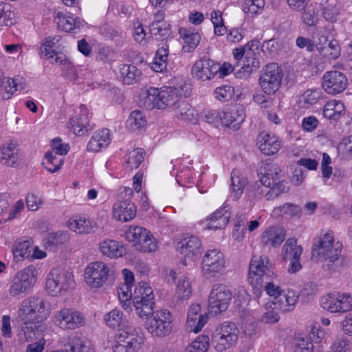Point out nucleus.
I'll return each mask as SVG.
<instances>
[{
    "label": "nucleus",
    "instance_id": "obj_63",
    "mask_svg": "<svg viewBox=\"0 0 352 352\" xmlns=\"http://www.w3.org/2000/svg\"><path fill=\"white\" fill-rule=\"evenodd\" d=\"M214 97L219 101L230 100L234 95V88L230 85H223L215 89Z\"/></svg>",
    "mask_w": 352,
    "mask_h": 352
},
{
    "label": "nucleus",
    "instance_id": "obj_50",
    "mask_svg": "<svg viewBox=\"0 0 352 352\" xmlns=\"http://www.w3.org/2000/svg\"><path fill=\"white\" fill-rule=\"evenodd\" d=\"M104 321L106 324L111 328L124 327L126 323V318L122 312L114 309L104 316Z\"/></svg>",
    "mask_w": 352,
    "mask_h": 352
},
{
    "label": "nucleus",
    "instance_id": "obj_21",
    "mask_svg": "<svg viewBox=\"0 0 352 352\" xmlns=\"http://www.w3.org/2000/svg\"><path fill=\"white\" fill-rule=\"evenodd\" d=\"M257 144L260 151L267 155L276 153L282 146L276 135L267 131H262L258 135Z\"/></svg>",
    "mask_w": 352,
    "mask_h": 352
},
{
    "label": "nucleus",
    "instance_id": "obj_10",
    "mask_svg": "<svg viewBox=\"0 0 352 352\" xmlns=\"http://www.w3.org/2000/svg\"><path fill=\"white\" fill-rule=\"evenodd\" d=\"M270 261L267 256H252L249 267V282L253 287H262L264 280L270 278Z\"/></svg>",
    "mask_w": 352,
    "mask_h": 352
},
{
    "label": "nucleus",
    "instance_id": "obj_60",
    "mask_svg": "<svg viewBox=\"0 0 352 352\" xmlns=\"http://www.w3.org/2000/svg\"><path fill=\"white\" fill-rule=\"evenodd\" d=\"M150 32L157 40H163L170 34L169 25L165 23L152 22L150 25Z\"/></svg>",
    "mask_w": 352,
    "mask_h": 352
},
{
    "label": "nucleus",
    "instance_id": "obj_27",
    "mask_svg": "<svg viewBox=\"0 0 352 352\" xmlns=\"http://www.w3.org/2000/svg\"><path fill=\"white\" fill-rule=\"evenodd\" d=\"M25 87V80L22 77L4 79L0 87V97L3 100H8L16 91L23 90Z\"/></svg>",
    "mask_w": 352,
    "mask_h": 352
},
{
    "label": "nucleus",
    "instance_id": "obj_55",
    "mask_svg": "<svg viewBox=\"0 0 352 352\" xmlns=\"http://www.w3.org/2000/svg\"><path fill=\"white\" fill-rule=\"evenodd\" d=\"M144 160L143 149L138 148L131 151L126 156L125 163L127 168H137Z\"/></svg>",
    "mask_w": 352,
    "mask_h": 352
},
{
    "label": "nucleus",
    "instance_id": "obj_47",
    "mask_svg": "<svg viewBox=\"0 0 352 352\" xmlns=\"http://www.w3.org/2000/svg\"><path fill=\"white\" fill-rule=\"evenodd\" d=\"M168 56V48L162 46L156 52L153 61L151 63V68L156 72H162L166 69Z\"/></svg>",
    "mask_w": 352,
    "mask_h": 352
},
{
    "label": "nucleus",
    "instance_id": "obj_9",
    "mask_svg": "<svg viewBox=\"0 0 352 352\" xmlns=\"http://www.w3.org/2000/svg\"><path fill=\"white\" fill-rule=\"evenodd\" d=\"M133 195V190L129 187H122L118 197V200L113 206V217L118 221L126 222L133 219L136 215V207L130 201Z\"/></svg>",
    "mask_w": 352,
    "mask_h": 352
},
{
    "label": "nucleus",
    "instance_id": "obj_22",
    "mask_svg": "<svg viewBox=\"0 0 352 352\" xmlns=\"http://www.w3.org/2000/svg\"><path fill=\"white\" fill-rule=\"evenodd\" d=\"M22 160L16 144L10 142L0 147V162L10 167H17Z\"/></svg>",
    "mask_w": 352,
    "mask_h": 352
},
{
    "label": "nucleus",
    "instance_id": "obj_34",
    "mask_svg": "<svg viewBox=\"0 0 352 352\" xmlns=\"http://www.w3.org/2000/svg\"><path fill=\"white\" fill-rule=\"evenodd\" d=\"M175 117L182 121L196 124L198 121L197 111L186 102H179L175 107Z\"/></svg>",
    "mask_w": 352,
    "mask_h": 352
},
{
    "label": "nucleus",
    "instance_id": "obj_57",
    "mask_svg": "<svg viewBox=\"0 0 352 352\" xmlns=\"http://www.w3.org/2000/svg\"><path fill=\"white\" fill-rule=\"evenodd\" d=\"M265 187L270 188L265 195L267 200H273L280 195L286 193L289 190V187L287 186L286 182L284 181H278V182L272 184L271 186Z\"/></svg>",
    "mask_w": 352,
    "mask_h": 352
},
{
    "label": "nucleus",
    "instance_id": "obj_7",
    "mask_svg": "<svg viewBox=\"0 0 352 352\" xmlns=\"http://www.w3.org/2000/svg\"><path fill=\"white\" fill-rule=\"evenodd\" d=\"M74 284L72 273L60 267L53 268L47 276L45 289L47 293L56 296L68 290Z\"/></svg>",
    "mask_w": 352,
    "mask_h": 352
},
{
    "label": "nucleus",
    "instance_id": "obj_30",
    "mask_svg": "<svg viewBox=\"0 0 352 352\" xmlns=\"http://www.w3.org/2000/svg\"><path fill=\"white\" fill-rule=\"evenodd\" d=\"M285 231L279 226H272L263 232L261 243L265 246H279L285 239Z\"/></svg>",
    "mask_w": 352,
    "mask_h": 352
},
{
    "label": "nucleus",
    "instance_id": "obj_43",
    "mask_svg": "<svg viewBox=\"0 0 352 352\" xmlns=\"http://www.w3.org/2000/svg\"><path fill=\"white\" fill-rule=\"evenodd\" d=\"M301 211L302 208L300 206L293 203H285L274 208L272 210V215L274 217H292L298 216Z\"/></svg>",
    "mask_w": 352,
    "mask_h": 352
},
{
    "label": "nucleus",
    "instance_id": "obj_23",
    "mask_svg": "<svg viewBox=\"0 0 352 352\" xmlns=\"http://www.w3.org/2000/svg\"><path fill=\"white\" fill-rule=\"evenodd\" d=\"M208 321L206 314H201L199 304L192 305L188 311L186 324L195 333H198Z\"/></svg>",
    "mask_w": 352,
    "mask_h": 352
},
{
    "label": "nucleus",
    "instance_id": "obj_62",
    "mask_svg": "<svg viewBox=\"0 0 352 352\" xmlns=\"http://www.w3.org/2000/svg\"><path fill=\"white\" fill-rule=\"evenodd\" d=\"M127 122L133 131L140 129L146 124L145 116L140 111H132Z\"/></svg>",
    "mask_w": 352,
    "mask_h": 352
},
{
    "label": "nucleus",
    "instance_id": "obj_17",
    "mask_svg": "<svg viewBox=\"0 0 352 352\" xmlns=\"http://www.w3.org/2000/svg\"><path fill=\"white\" fill-rule=\"evenodd\" d=\"M322 85L327 94L335 95L346 89L348 85V80L342 72L330 71L324 74Z\"/></svg>",
    "mask_w": 352,
    "mask_h": 352
},
{
    "label": "nucleus",
    "instance_id": "obj_16",
    "mask_svg": "<svg viewBox=\"0 0 352 352\" xmlns=\"http://www.w3.org/2000/svg\"><path fill=\"white\" fill-rule=\"evenodd\" d=\"M109 272V267L102 262L91 263L85 270V280L91 287H100L107 281Z\"/></svg>",
    "mask_w": 352,
    "mask_h": 352
},
{
    "label": "nucleus",
    "instance_id": "obj_52",
    "mask_svg": "<svg viewBox=\"0 0 352 352\" xmlns=\"http://www.w3.org/2000/svg\"><path fill=\"white\" fill-rule=\"evenodd\" d=\"M149 298L151 300H154V295L152 288L144 282H140L135 287L133 294V300L140 298L141 300H147Z\"/></svg>",
    "mask_w": 352,
    "mask_h": 352
},
{
    "label": "nucleus",
    "instance_id": "obj_4",
    "mask_svg": "<svg viewBox=\"0 0 352 352\" xmlns=\"http://www.w3.org/2000/svg\"><path fill=\"white\" fill-rule=\"evenodd\" d=\"M37 272L34 266L30 265L18 272L10 283L8 294L11 297L20 298L25 295L36 282Z\"/></svg>",
    "mask_w": 352,
    "mask_h": 352
},
{
    "label": "nucleus",
    "instance_id": "obj_37",
    "mask_svg": "<svg viewBox=\"0 0 352 352\" xmlns=\"http://www.w3.org/2000/svg\"><path fill=\"white\" fill-rule=\"evenodd\" d=\"M179 34L184 41L185 45L183 47V50L186 52L193 51L200 42L201 35L198 32H195L186 28H181L179 30Z\"/></svg>",
    "mask_w": 352,
    "mask_h": 352
},
{
    "label": "nucleus",
    "instance_id": "obj_49",
    "mask_svg": "<svg viewBox=\"0 0 352 352\" xmlns=\"http://www.w3.org/2000/svg\"><path fill=\"white\" fill-rule=\"evenodd\" d=\"M320 55L328 60L337 59L341 54V47L336 39L331 40L318 51Z\"/></svg>",
    "mask_w": 352,
    "mask_h": 352
},
{
    "label": "nucleus",
    "instance_id": "obj_3",
    "mask_svg": "<svg viewBox=\"0 0 352 352\" xmlns=\"http://www.w3.org/2000/svg\"><path fill=\"white\" fill-rule=\"evenodd\" d=\"M144 326L153 337L164 338L173 329V316L168 309L157 310L146 318Z\"/></svg>",
    "mask_w": 352,
    "mask_h": 352
},
{
    "label": "nucleus",
    "instance_id": "obj_41",
    "mask_svg": "<svg viewBox=\"0 0 352 352\" xmlns=\"http://www.w3.org/2000/svg\"><path fill=\"white\" fill-rule=\"evenodd\" d=\"M32 251V242L30 240H17L12 246V252L16 261H23L30 256Z\"/></svg>",
    "mask_w": 352,
    "mask_h": 352
},
{
    "label": "nucleus",
    "instance_id": "obj_2",
    "mask_svg": "<svg viewBox=\"0 0 352 352\" xmlns=\"http://www.w3.org/2000/svg\"><path fill=\"white\" fill-rule=\"evenodd\" d=\"M342 243L335 239L332 230L321 232L314 239L311 248L312 257L323 261V267L329 272H336L338 268Z\"/></svg>",
    "mask_w": 352,
    "mask_h": 352
},
{
    "label": "nucleus",
    "instance_id": "obj_14",
    "mask_svg": "<svg viewBox=\"0 0 352 352\" xmlns=\"http://www.w3.org/2000/svg\"><path fill=\"white\" fill-rule=\"evenodd\" d=\"M226 264L225 256L219 250H209L202 258V272L207 277H214L217 274L225 270Z\"/></svg>",
    "mask_w": 352,
    "mask_h": 352
},
{
    "label": "nucleus",
    "instance_id": "obj_20",
    "mask_svg": "<svg viewBox=\"0 0 352 352\" xmlns=\"http://www.w3.org/2000/svg\"><path fill=\"white\" fill-rule=\"evenodd\" d=\"M219 117L222 124L236 130L243 122L245 113L240 107H230L219 113Z\"/></svg>",
    "mask_w": 352,
    "mask_h": 352
},
{
    "label": "nucleus",
    "instance_id": "obj_29",
    "mask_svg": "<svg viewBox=\"0 0 352 352\" xmlns=\"http://www.w3.org/2000/svg\"><path fill=\"white\" fill-rule=\"evenodd\" d=\"M298 294L293 289L283 291L274 301L276 309L283 312L290 311L294 309L298 300Z\"/></svg>",
    "mask_w": 352,
    "mask_h": 352
},
{
    "label": "nucleus",
    "instance_id": "obj_45",
    "mask_svg": "<svg viewBox=\"0 0 352 352\" xmlns=\"http://www.w3.org/2000/svg\"><path fill=\"white\" fill-rule=\"evenodd\" d=\"M344 105L341 101L332 100L325 104L323 115L330 120H337L344 112Z\"/></svg>",
    "mask_w": 352,
    "mask_h": 352
},
{
    "label": "nucleus",
    "instance_id": "obj_36",
    "mask_svg": "<svg viewBox=\"0 0 352 352\" xmlns=\"http://www.w3.org/2000/svg\"><path fill=\"white\" fill-rule=\"evenodd\" d=\"M110 143V134L107 129L97 131L94 133L87 144L89 151L98 152L102 147L107 146Z\"/></svg>",
    "mask_w": 352,
    "mask_h": 352
},
{
    "label": "nucleus",
    "instance_id": "obj_61",
    "mask_svg": "<svg viewBox=\"0 0 352 352\" xmlns=\"http://www.w3.org/2000/svg\"><path fill=\"white\" fill-rule=\"evenodd\" d=\"M301 13L302 21L308 26H314L318 22V14L315 7L312 5H307Z\"/></svg>",
    "mask_w": 352,
    "mask_h": 352
},
{
    "label": "nucleus",
    "instance_id": "obj_12",
    "mask_svg": "<svg viewBox=\"0 0 352 352\" xmlns=\"http://www.w3.org/2000/svg\"><path fill=\"white\" fill-rule=\"evenodd\" d=\"M54 324L61 329H75L82 326L86 319L83 314L74 308H63L52 317Z\"/></svg>",
    "mask_w": 352,
    "mask_h": 352
},
{
    "label": "nucleus",
    "instance_id": "obj_25",
    "mask_svg": "<svg viewBox=\"0 0 352 352\" xmlns=\"http://www.w3.org/2000/svg\"><path fill=\"white\" fill-rule=\"evenodd\" d=\"M259 67L258 55H256L252 50L249 49L237 69V76L240 78H248L253 71L256 70Z\"/></svg>",
    "mask_w": 352,
    "mask_h": 352
},
{
    "label": "nucleus",
    "instance_id": "obj_42",
    "mask_svg": "<svg viewBox=\"0 0 352 352\" xmlns=\"http://www.w3.org/2000/svg\"><path fill=\"white\" fill-rule=\"evenodd\" d=\"M120 72L122 81L126 85H133L138 82L142 76L141 71L133 65H121Z\"/></svg>",
    "mask_w": 352,
    "mask_h": 352
},
{
    "label": "nucleus",
    "instance_id": "obj_56",
    "mask_svg": "<svg viewBox=\"0 0 352 352\" xmlns=\"http://www.w3.org/2000/svg\"><path fill=\"white\" fill-rule=\"evenodd\" d=\"M270 280V278L267 280H264L262 287H257L256 288L253 287L254 294L256 296L257 298H258L261 295L262 288L265 289V291L266 292L267 294L274 297V300L283 292V290H281L279 286L276 285Z\"/></svg>",
    "mask_w": 352,
    "mask_h": 352
},
{
    "label": "nucleus",
    "instance_id": "obj_26",
    "mask_svg": "<svg viewBox=\"0 0 352 352\" xmlns=\"http://www.w3.org/2000/svg\"><path fill=\"white\" fill-rule=\"evenodd\" d=\"M201 243L194 236L183 239L177 245V250L185 258L193 260V258L200 253Z\"/></svg>",
    "mask_w": 352,
    "mask_h": 352
},
{
    "label": "nucleus",
    "instance_id": "obj_19",
    "mask_svg": "<svg viewBox=\"0 0 352 352\" xmlns=\"http://www.w3.org/2000/svg\"><path fill=\"white\" fill-rule=\"evenodd\" d=\"M283 251V258L290 261L288 268L289 273L294 274L298 272L302 268L300 258L302 250L300 245H297L296 239L294 238L287 239L284 245Z\"/></svg>",
    "mask_w": 352,
    "mask_h": 352
},
{
    "label": "nucleus",
    "instance_id": "obj_18",
    "mask_svg": "<svg viewBox=\"0 0 352 352\" xmlns=\"http://www.w3.org/2000/svg\"><path fill=\"white\" fill-rule=\"evenodd\" d=\"M219 69V65L214 60L207 58H201L195 63L191 73L193 78L205 81L213 78Z\"/></svg>",
    "mask_w": 352,
    "mask_h": 352
},
{
    "label": "nucleus",
    "instance_id": "obj_35",
    "mask_svg": "<svg viewBox=\"0 0 352 352\" xmlns=\"http://www.w3.org/2000/svg\"><path fill=\"white\" fill-rule=\"evenodd\" d=\"M99 249L103 255L111 258L122 257L125 253L122 245L113 239H107L102 241L100 243Z\"/></svg>",
    "mask_w": 352,
    "mask_h": 352
},
{
    "label": "nucleus",
    "instance_id": "obj_46",
    "mask_svg": "<svg viewBox=\"0 0 352 352\" xmlns=\"http://www.w3.org/2000/svg\"><path fill=\"white\" fill-rule=\"evenodd\" d=\"M322 15L326 21L334 22L339 14L340 6L337 0H326L321 4Z\"/></svg>",
    "mask_w": 352,
    "mask_h": 352
},
{
    "label": "nucleus",
    "instance_id": "obj_59",
    "mask_svg": "<svg viewBox=\"0 0 352 352\" xmlns=\"http://www.w3.org/2000/svg\"><path fill=\"white\" fill-rule=\"evenodd\" d=\"M178 297L181 299L188 298L192 293L191 283L188 277L183 276L179 279L176 289Z\"/></svg>",
    "mask_w": 352,
    "mask_h": 352
},
{
    "label": "nucleus",
    "instance_id": "obj_58",
    "mask_svg": "<svg viewBox=\"0 0 352 352\" xmlns=\"http://www.w3.org/2000/svg\"><path fill=\"white\" fill-rule=\"evenodd\" d=\"M265 4V0H244L242 9L245 14L254 16L261 12Z\"/></svg>",
    "mask_w": 352,
    "mask_h": 352
},
{
    "label": "nucleus",
    "instance_id": "obj_24",
    "mask_svg": "<svg viewBox=\"0 0 352 352\" xmlns=\"http://www.w3.org/2000/svg\"><path fill=\"white\" fill-rule=\"evenodd\" d=\"M68 228L80 234H89L95 232L96 223L89 219L81 215H74L67 222Z\"/></svg>",
    "mask_w": 352,
    "mask_h": 352
},
{
    "label": "nucleus",
    "instance_id": "obj_44",
    "mask_svg": "<svg viewBox=\"0 0 352 352\" xmlns=\"http://www.w3.org/2000/svg\"><path fill=\"white\" fill-rule=\"evenodd\" d=\"M69 128L73 130L74 133L77 135L83 134V129L87 131L89 126L88 120V113L85 109H81L80 115L70 119Z\"/></svg>",
    "mask_w": 352,
    "mask_h": 352
},
{
    "label": "nucleus",
    "instance_id": "obj_33",
    "mask_svg": "<svg viewBox=\"0 0 352 352\" xmlns=\"http://www.w3.org/2000/svg\"><path fill=\"white\" fill-rule=\"evenodd\" d=\"M230 218V213L226 206L219 208L207 218V227L210 230L223 229L228 224Z\"/></svg>",
    "mask_w": 352,
    "mask_h": 352
},
{
    "label": "nucleus",
    "instance_id": "obj_40",
    "mask_svg": "<svg viewBox=\"0 0 352 352\" xmlns=\"http://www.w3.org/2000/svg\"><path fill=\"white\" fill-rule=\"evenodd\" d=\"M159 89L150 87L143 90L140 94V104L147 109L158 108Z\"/></svg>",
    "mask_w": 352,
    "mask_h": 352
},
{
    "label": "nucleus",
    "instance_id": "obj_39",
    "mask_svg": "<svg viewBox=\"0 0 352 352\" xmlns=\"http://www.w3.org/2000/svg\"><path fill=\"white\" fill-rule=\"evenodd\" d=\"M248 183L247 179L238 171L233 170L231 173L230 197L233 199H239L243 192Z\"/></svg>",
    "mask_w": 352,
    "mask_h": 352
},
{
    "label": "nucleus",
    "instance_id": "obj_48",
    "mask_svg": "<svg viewBox=\"0 0 352 352\" xmlns=\"http://www.w3.org/2000/svg\"><path fill=\"white\" fill-rule=\"evenodd\" d=\"M63 164V157L48 151L45 155L42 164L50 173H55L60 169Z\"/></svg>",
    "mask_w": 352,
    "mask_h": 352
},
{
    "label": "nucleus",
    "instance_id": "obj_8",
    "mask_svg": "<svg viewBox=\"0 0 352 352\" xmlns=\"http://www.w3.org/2000/svg\"><path fill=\"white\" fill-rule=\"evenodd\" d=\"M126 239L138 251L155 252L157 243L151 232L140 226H130L126 232Z\"/></svg>",
    "mask_w": 352,
    "mask_h": 352
},
{
    "label": "nucleus",
    "instance_id": "obj_15",
    "mask_svg": "<svg viewBox=\"0 0 352 352\" xmlns=\"http://www.w3.org/2000/svg\"><path fill=\"white\" fill-rule=\"evenodd\" d=\"M324 309L333 314H344L352 310V295L348 293L329 294L321 298Z\"/></svg>",
    "mask_w": 352,
    "mask_h": 352
},
{
    "label": "nucleus",
    "instance_id": "obj_6",
    "mask_svg": "<svg viewBox=\"0 0 352 352\" xmlns=\"http://www.w3.org/2000/svg\"><path fill=\"white\" fill-rule=\"evenodd\" d=\"M239 333V330L234 323L225 322L215 329L212 343L217 351H223L236 343Z\"/></svg>",
    "mask_w": 352,
    "mask_h": 352
},
{
    "label": "nucleus",
    "instance_id": "obj_1",
    "mask_svg": "<svg viewBox=\"0 0 352 352\" xmlns=\"http://www.w3.org/2000/svg\"><path fill=\"white\" fill-rule=\"evenodd\" d=\"M50 313L42 298L30 297L23 300L18 311V317L23 324L19 333L20 338L27 342L38 338L47 329L45 320Z\"/></svg>",
    "mask_w": 352,
    "mask_h": 352
},
{
    "label": "nucleus",
    "instance_id": "obj_13",
    "mask_svg": "<svg viewBox=\"0 0 352 352\" xmlns=\"http://www.w3.org/2000/svg\"><path fill=\"white\" fill-rule=\"evenodd\" d=\"M232 298V292L223 284L214 285L209 296V309L214 314L226 311Z\"/></svg>",
    "mask_w": 352,
    "mask_h": 352
},
{
    "label": "nucleus",
    "instance_id": "obj_32",
    "mask_svg": "<svg viewBox=\"0 0 352 352\" xmlns=\"http://www.w3.org/2000/svg\"><path fill=\"white\" fill-rule=\"evenodd\" d=\"M54 21L59 29L65 32L79 29L82 25V21L75 18L74 14L70 12H58L54 18Z\"/></svg>",
    "mask_w": 352,
    "mask_h": 352
},
{
    "label": "nucleus",
    "instance_id": "obj_38",
    "mask_svg": "<svg viewBox=\"0 0 352 352\" xmlns=\"http://www.w3.org/2000/svg\"><path fill=\"white\" fill-rule=\"evenodd\" d=\"M69 236L67 232L58 231L50 232L43 239V244L46 249L54 251L56 248L69 241Z\"/></svg>",
    "mask_w": 352,
    "mask_h": 352
},
{
    "label": "nucleus",
    "instance_id": "obj_5",
    "mask_svg": "<svg viewBox=\"0 0 352 352\" xmlns=\"http://www.w3.org/2000/svg\"><path fill=\"white\" fill-rule=\"evenodd\" d=\"M144 342L140 328L127 327L116 336L113 352H138Z\"/></svg>",
    "mask_w": 352,
    "mask_h": 352
},
{
    "label": "nucleus",
    "instance_id": "obj_54",
    "mask_svg": "<svg viewBox=\"0 0 352 352\" xmlns=\"http://www.w3.org/2000/svg\"><path fill=\"white\" fill-rule=\"evenodd\" d=\"M210 346L208 336H199L185 349V352H207Z\"/></svg>",
    "mask_w": 352,
    "mask_h": 352
},
{
    "label": "nucleus",
    "instance_id": "obj_51",
    "mask_svg": "<svg viewBox=\"0 0 352 352\" xmlns=\"http://www.w3.org/2000/svg\"><path fill=\"white\" fill-rule=\"evenodd\" d=\"M135 307L136 314L140 317L146 318L152 315L155 311H153L155 306V301L151 300L149 298L147 300H133Z\"/></svg>",
    "mask_w": 352,
    "mask_h": 352
},
{
    "label": "nucleus",
    "instance_id": "obj_28",
    "mask_svg": "<svg viewBox=\"0 0 352 352\" xmlns=\"http://www.w3.org/2000/svg\"><path fill=\"white\" fill-rule=\"evenodd\" d=\"M280 172V167L276 164H263L259 168V173L262 175L261 182L265 186H271L275 182L280 181L279 176Z\"/></svg>",
    "mask_w": 352,
    "mask_h": 352
},
{
    "label": "nucleus",
    "instance_id": "obj_64",
    "mask_svg": "<svg viewBox=\"0 0 352 352\" xmlns=\"http://www.w3.org/2000/svg\"><path fill=\"white\" fill-rule=\"evenodd\" d=\"M294 352H313V344L307 338H298L296 339Z\"/></svg>",
    "mask_w": 352,
    "mask_h": 352
},
{
    "label": "nucleus",
    "instance_id": "obj_31",
    "mask_svg": "<svg viewBox=\"0 0 352 352\" xmlns=\"http://www.w3.org/2000/svg\"><path fill=\"white\" fill-rule=\"evenodd\" d=\"M158 109L176 107L179 103V96L176 88L164 87L159 89Z\"/></svg>",
    "mask_w": 352,
    "mask_h": 352
},
{
    "label": "nucleus",
    "instance_id": "obj_53",
    "mask_svg": "<svg viewBox=\"0 0 352 352\" xmlns=\"http://www.w3.org/2000/svg\"><path fill=\"white\" fill-rule=\"evenodd\" d=\"M320 97L321 91L319 89H307L300 96L299 103L302 107H309L317 103Z\"/></svg>",
    "mask_w": 352,
    "mask_h": 352
},
{
    "label": "nucleus",
    "instance_id": "obj_11",
    "mask_svg": "<svg viewBox=\"0 0 352 352\" xmlns=\"http://www.w3.org/2000/svg\"><path fill=\"white\" fill-rule=\"evenodd\" d=\"M283 78L282 71L278 64H267L262 70L259 84L265 94H275L279 89Z\"/></svg>",
    "mask_w": 352,
    "mask_h": 352
}]
</instances>
